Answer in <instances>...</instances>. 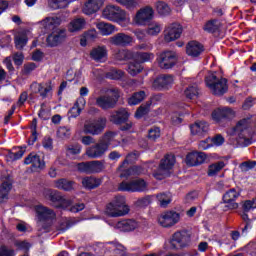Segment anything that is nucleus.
Masks as SVG:
<instances>
[{
  "label": "nucleus",
  "instance_id": "nucleus-28",
  "mask_svg": "<svg viewBox=\"0 0 256 256\" xmlns=\"http://www.w3.org/2000/svg\"><path fill=\"white\" fill-rule=\"evenodd\" d=\"M105 0H88L82 9L85 15H93L103 7Z\"/></svg>",
  "mask_w": 256,
  "mask_h": 256
},
{
  "label": "nucleus",
  "instance_id": "nucleus-48",
  "mask_svg": "<svg viewBox=\"0 0 256 256\" xmlns=\"http://www.w3.org/2000/svg\"><path fill=\"white\" fill-rule=\"evenodd\" d=\"M143 71V66L137 62V61H132L128 65V73L132 75V77H135V75H139Z\"/></svg>",
  "mask_w": 256,
  "mask_h": 256
},
{
  "label": "nucleus",
  "instance_id": "nucleus-9",
  "mask_svg": "<svg viewBox=\"0 0 256 256\" xmlns=\"http://www.w3.org/2000/svg\"><path fill=\"white\" fill-rule=\"evenodd\" d=\"M43 195L46 199L51 201L55 207H61L62 209H68L71 207V199H66L61 195V192L57 190L45 189Z\"/></svg>",
  "mask_w": 256,
  "mask_h": 256
},
{
  "label": "nucleus",
  "instance_id": "nucleus-58",
  "mask_svg": "<svg viewBox=\"0 0 256 256\" xmlns=\"http://www.w3.org/2000/svg\"><path fill=\"white\" fill-rule=\"evenodd\" d=\"M129 57H131V52L125 49L119 50L116 54H115V59L117 61H127V59H129Z\"/></svg>",
  "mask_w": 256,
  "mask_h": 256
},
{
  "label": "nucleus",
  "instance_id": "nucleus-37",
  "mask_svg": "<svg viewBox=\"0 0 256 256\" xmlns=\"http://www.w3.org/2000/svg\"><path fill=\"white\" fill-rule=\"evenodd\" d=\"M86 25L87 21H85V18H75L70 22L68 29L70 33H75L77 31L85 29Z\"/></svg>",
  "mask_w": 256,
  "mask_h": 256
},
{
  "label": "nucleus",
  "instance_id": "nucleus-32",
  "mask_svg": "<svg viewBox=\"0 0 256 256\" xmlns=\"http://www.w3.org/2000/svg\"><path fill=\"white\" fill-rule=\"evenodd\" d=\"M105 214L108 215V217H125V215H128V209L125 208L124 210H121L115 204L110 202L106 206Z\"/></svg>",
  "mask_w": 256,
  "mask_h": 256
},
{
  "label": "nucleus",
  "instance_id": "nucleus-21",
  "mask_svg": "<svg viewBox=\"0 0 256 256\" xmlns=\"http://www.w3.org/2000/svg\"><path fill=\"white\" fill-rule=\"evenodd\" d=\"M107 151H108L107 146L105 144H102L101 141H99L95 145L87 148L86 155L90 159H101V157H103V155H105Z\"/></svg>",
  "mask_w": 256,
  "mask_h": 256
},
{
  "label": "nucleus",
  "instance_id": "nucleus-61",
  "mask_svg": "<svg viewBox=\"0 0 256 256\" xmlns=\"http://www.w3.org/2000/svg\"><path fill=\"white\" fill-rule=\"evenodd\" d=\"M211 147H213V142H211V138L202 140L198 144V149H200L201 151H207V149H211Z\"/></svg>",
  "mask_w": 256,
  "mask_h": 256
},
{
  "label": "nucleus",
  "instance_id": "nucleus-39",
  "mask_svg": "<svg viewBox=\"0 0 256 256\" xmlns=\"http://www.w3.org/2000/svg\"><path fill=\"white\" fill-rule=\"evenodd\" d=\"M82 185L85 189H97L101 185V179L87 176L82 179Z\"/></svg>",
  "mask_w": 256,
  "mask_h": 256
},
{
  "label": "nucleus",
  "instance_id": "nucleus-18",
  "mask_svg": "<svg viewBox=\"0 0 256 256\" xmlns=\"http://www.w3.org/2000/svg\"><path fill=\"white\" fill-rule=\"evenodd\" d=\"M183 33V28L179 23L169 24L164 30V41L166 43H171V41H177L181 34Z\"/></svg>",
  "mask_w": 256,
  "mask_h": 256
},
{
  "label": "nucleus",
  "instance_id": "nucleus-43",
  "mask_svg": "<svg viewBox=\"0 0 256 256\" xmlns=\"http://www.w3.org/2000/svg\"><path fill=\"white\" fill-rule=\"evenodd\" d=\"M28 41L29 39L27 38V34L25 32L18 33L14 39L16 49H19V50L23 49V47L27 45Z\"/></svg>",
  "mask_w": 256,
  "mask_h": 256
},
{
  "label": "nucleus",
  "instance_id": "nucleus-64",
  "mask_svg": "<svg viewBox=\"0 0 256 256\" xmlns=\"http://www.w3.org/2000/svg\"><path fill=\"white\" fill-rule=\"evenodd\" d=\"M85 39L87 41H95V39H97V37L99 36V33L97 32V30L92 29V30H88L85 34Z\"/></svg>",
  "mask_w": 256,
  "mask_h": 256
},
{
  "label": "nucleus",
  "instance_id": "nucleus-26",
  "mask_svg": "<svg viewBox=\"0 0 256 256\" xmlns=\"http://www.w3.org/2000/svg\"><path fill=\"white\" fill-rule=\"evenodd\" d=\"M207 155L203 152H191L186 156V163L190 167H197V165H202L205 163Z\"/></svg>",
  "mask_w": 256,
  "mask_h": 256
},
{
  "label": "nucleus",
  "instance_id": "nucleus-62",
  "mask_svg": "<svg viewBox=\"0 0 256 256\" xmlns=\"http://www.w3.org/2000/svg\"><path fill=\"white\" fill-rule=\"evenodd\" d=\"M35 69H37V64L30 62L24 65L22 73L23 75H31Z\"/></svg>",
  "mask_w": 256,
  "mask_h": 256
},
{
  "label": "nucleus",
  "instance_id": "nucleus-56",
  "mask_svg": "<svg viewBox=\"0 0 256 256\" xmlns=\"http://www.w3.org/2000/svg\"><path fill=\"white\" fill-rule=\"evenodd\" d=\"M240 171H242V173H247V171H251V169H255L256 167V161H245L242 162L240 165Z\"/></svg>",
  "mask_w": 256,
  "mask_h": 256
},
{
  "label": "nucleus",
  "instance_id": "nucleus-8",
  "mask_svg": "<svg viewBox=\"0 0 256 256\" xmlns=\"http://www.w3.org/2000/svg\"><path fill=\"white\" fill-rule=\"evenodd\" d=\"M77 169L80 173H86L88 175L103 173L105 171V162L104 160L81 162L77 164Z\"/></svg>",
  "mask_w": 256,
  "mask_h": 256
},
{
  "label": "nucleus",
  "instance_id": "nucleus-10",
  "mask_svg": "<svg viewBox=\"0 0 256 256\" xmlns=\"http://www.w3.org/2000/svg\"><path fill=\"white\" fill-rule=\"evenodd\" d=\"M107 127V118L100 117L93 121H87L84 124L83 132L86 135H101Z\"/></svg>",
  "mask_w": 256,
  "mask_h": 256
},
{
  "label": "nucleus",
  "instance_id": "nucleus-27",
  "mask_svg": "<svg viewBox=\"0 0 256 256\" xmlns=\"http://www.w3.org/2000/svg\"><path fill=\"white\" fill-rule=\"evenodd\" d=\"M25 165H32L35 171L45 169V162L41 161V156L35 152L30 153L24 160Z\"/></svg>",
  "mask_w": 256,
  "mask_h": 256
},
{
  "label": "nucleus",
  "instance_id": "nucleus-33",
  "mask_svg": "<svg viewBox=\"0 0 256 256\" xmlns=\"http://www.w3.org/2000/svg\"><path fill=\"white\" fill-rule=\"evenodd\" d=\"M186 53L190 57H199L203 53V45L197 41H191L186 46Z\"/></svg>",
  "mask_w": 256,
  "mask_h": 256
},
{
  "label": "nucleus",
  "instance_id": "nucleus-38",
  "mask_svg": "<svg viewBox=\"0 0 256 256\" xmlns=\"http://www.w3.org/2000/svg\"><path fill=\"white\" fill-rule=\"evenodd\" d=\"M115 137H117V133L115 132H106L102 139L100 140L101 144L102 145H105L106 146V149L109 150V147H117V144H115V142L117 141L115 139Z\"/></svg>",
  "mask_w": 256,
  "mask_h": 256
},
{
  "label": "nucleus",
  "instance_id": "nucleus-24",
  "mask_svg": "<svg viewBox=\"0 0 256 256\" xmlns=\"http://www.w3.org/2000/svg\"><path fill=\"white\" fill-rule=\"evenodd\" d=\"M139 227V222L135 219H123L116 223L115 229L122 231L123 233H129L135 231Z\"/></svg>",
  "mask_w": 256,
  "mask_h": 256
},
{
  "label": "nucleus",
  "instance_id": "nucleus-25",
  "mask_svg": "<svg viewBox=\"0 0 256 256\" xmlns=\"http://www.w3.org/2000/svg\"><path fill=\"white\" fill-rule=\"evenodd\" d=\"M95 26L102 37H109L118 31L117 26L105 21L96 22Z\"/></svg>",
  "mask_w": 256,
  "mask_h": 256
},
{
  "label": "nucleus",
  "instance_id": "nucleus-57",
  "mask_svg": "<svg viewBox=\"0 0 256 256\" xmlns=\"http://www.w3.org/2000/svg\"><path fill=\"white\" fill-rule=\"evenodd\" d=\"M159 137H161V129H159V127H152L148 131V139H150L151 141H157Z\"/></svg>",
  "mask_w": 256,
  "mask_h": 256
},
{
  "label": "nucleus",
  "instance_id": "nucleus-7",
  "mask_svg": "<svg viewBox=\"0 0 256 256\" xmlns=\"http://www.w3.org/2000/svg\"><path fill=\"white\" fill-rule=\"evenodd\" d=\"M147 182L141 178L131 181H122L118 186V191H126L128 193H145L148 190Z\"/></svg>",
  "mask_w": 256,
  "mask_h": 256
},
{
  "label": "nucleus",
  "instance_id": "nucleus-51",
  "mask_svg": "<svg viewBox=\"0 0 256 256\" xmlns=\"http://www.w3.org/2000/svg\"><path fill=\"white\" fill-rule=\"evenodd\" d=\"M12 189V184L9 180L4 181L0 187V199H7L9 191Z\"/></svg>",
  "mask_w": 256,
  "mask_h": 256
},
{
  "label": "nucleus",
  "instance_id": "nucleus-4",
  "mask_svg": "<svg viewBox=\"0 0 256 256\" xmlns=\"http://www.w3.org/2000/svg\"><path fill=\"white\" fill-rule=\"evenodd\" d=\"M35 213V218L40 223L41 231L44 233H49L51 225H53V220L57 217L53 209L43 206L42 204H37L33 207Z\"/></svg>",
  "mask_w": 256,
  "mask_h": 256
},
{
  "label": "nucleus",
  "instance_id": "nucleus-30",
  "mask_svg": "<svg viewBox=\"0 0 256 256\" xmlns=\"http://www.w3.org/2000/svg\"><path fill=\"white\" fill-rule=\"evenodd\" d=\"M155 59V54L152 52H143V51H136L132 53V61H136L137 63H149Z\"/></svg>",
  "mask_w": 256,
  "mask_h": 256
},
{
  "label": "nucleus",
  "instance_id": "nucleus-29",
  "mask_svg": "<svg viewBox=\"0 0 256 256\" xmlns=\"http://www.w3.org/2000/svg\"><path fill=\"white\" fill-rule=\"evenodd\" d=\"M127 119H129V112H127V109L125 108L119 109L110 116L111 123H114L115 125H123Z\"/></svg>",
  "mask_w": 256,
  "mask_h": 256
},
{
  "label": "nucleus",
  "instance_id": "nucleus-63",
  "mask_svg": "<svg viewBox=\"0 0 256 256\" xmlns=\"http://www.w3.org/2000/svg\"><path fill=\"white\" fill-rule=\"evenodd\" d=\"M0 256H15V250L13 248L2 245L0 247Z\"/></svg>",
  "mask_w": 256,
  "mask_h": 256
},
{
  "label": "nucleus",
  "instance_id": "nucleus-53",
  "mask_svg": "<svg viewBox=\"0 0 256 256\" xmlns=\"http://www.w3.org/2000/svg\"><path fill=\"white\" fill-rule=\"evenodd\" d=\"M253 209H256V197L252 200H245L242 203V210L244 213H249V211H253Z\"/></svg>",
  "mask_w": 256,
  "mask_h": 256
},
{
  "label": "nucleus",
  "instance_id": "nucleus-19",
  "mask_svg": "<svg viewBox=\"0 0 256 256\" xmlns=\"http://www.w3.org/2000/svg\"><path fill=\"white\" fill-rule=\"evenodd\" d=\"M109 43L114 47H129L133 43V36L119 32L109 38Z\"/></svg>",
  "mask_w": 256,
  "mask_h": 256
},
{
  "label": "nucleus",
  "instance_id": "nucleus-36",
  "mask_svg": "<svg viewBox=\"0 0 256 256\" xmlns=\"http://www.w3.org/2000/svg\"><path fill=\"white\" fill-rule=\"evenodd\" d=\"M74 185H75L74 181H71L65 178H61L54 181V187L62 191H73Z\"/></svg>",
  "mask_w": 256,
  "mask_h": 256
},
{
  "label": "nucleus",
  "instance_id": "nucleus-22",
  "mask_svg": "<svg viewBox=\"0 0 256 256\" xmlns=\"http://www.w3.org/2000/svg\"><path fill=\"white\" fill-rule=\"evenodd\" d=\"M175 83V79L171 75H162L156 78L152 84L154 89L161 91V89H171Z\"/></svg>",
  "mask_w": 256,
  "mask_h": 256
},
{
  "label": "nucleus",
  "instance_id": "nucleus-2",
  "mask_svg": "<svg viewBox=\"0 0 256 256\" xmlns=\"http://www.w3.org/2000/svg\"><path fill=\"white\" fill-rule=\"evenodd\" d=\"M253 116H248L236 123V126L228 131L229 135H238L236 141L240 147H249L253 143V139L249 138V128L251 127V120Z\"/></svg>",
  "mask_w": 256,
  "mask_h": 256
},
{
  "label": "nucleus",
  "instance_id": "nucleus-6",
  "mask_svg": "<svg viewBox=\"0 0 256 256\" xmlns=\"http://www.w3.org/2000/svg\"><path fill=\"white\" fill-rule=\"evenodd\" d=\"M137 159H139V152L135 151L132 153H129L126 156V159L122 162V164L119 166V171L120 173V177L121 178H128L131 177L132 175H141V173H143V168L140 166H134L131 167L127 170H125V165L129 164V163H135V161H137Z\"/></svg>",
  "mask_w": 256,
  "mask_h": 256
},
{
  "label": "nucleus",
  "instance_id": "nucleus-50",
  "mask_svg": "<svg viewBox=\"0 0 256 256\" xmlns=\"http://www.w3.org/2000/svg\"><path fill=\"white\" fill-rule=\"evenodd\" d=\"M155 6L159 15H169L171 13V7L163 1L156 2Z\"/></svg>",
  "mask_w": 256,
  "mask_h": 256
},
{
  "label": "nucleus",
  "instance_id": "nucleus-55",
  "mask_svg": "<svg viewBox=\"0 0 256 256\" xmlns=\"http://www.w3.org/2000/svg\"><path fill=\"white\" fill-rule=\"evenodd\" d=\"M66 153L68 157H73L75 155H79L81 153V145L80 144H72L67 147Z\"/></svg>",
  "mask_w": 256,
  "mask_h": 256
},
{
  "label": "nucleus",
  "instance_id": "nucleus-45",
  "mask_svg": "<svg viewBox=\"0 0 256 256\" xmlns=\"http://www.w3.org/2000/svg\"><path fill=\"white\" fill-rule=\"evenodd\" d=\"M224 167H225V162L223 161L211 164L208 167V171H207L208 177H215V175H217V173H219Z\"/></svg>",
  "mask_w": 256,
  "mask_h": 256
},
{
  "label": "nucleus",
  "instance_id": "nucleus-35",
  "mask_svg": "<svg viewBox=\"0 0 256 256\" xmlns=\"http://www.w3.org/2000/svg\"><path fill=\"white\" fill-rule=\"evenodd\" d=\"M107 251V256H127V250L121 244H110L107 247Z\"/></svg>",
  "mask_w": 256,
  "mask_h": 256
},
{
  "label": "nucleus",
  "instance_id": "nucleus-14",
  "mask_svg": "<svg viewBox=\"0 0 256 256\" xmlns=\"http://www.w3.org/2000/svg\"><path fill=\"white\" fill-rule=\"evenodd\" d=\"M153 15H155L153 7L145 6L137 11L135 17L133 18V23L139 26L147 25V23L153 19Z\"/></svg>",
  "mask_w": 256,
  "mask_h": 256
},
{
  "label": "nucleus",
  "instance_id": "nucleus-59",
  "mask_svg": "<svg viewBox=\"0 0 256 256\" xmlns=\"http://www.w3.org/2000/svg\"><path fill=\"white\" fill-rule=\"evenodd\" d=\"M120 5H124L127 9H133L139 4L138 0H116Z\"/></svg>",
  "mask_w": 256,
  "mask_h": 256
},
{
  "label": "nucleus",
  "instance_id": "nucleus-1",
  "mask_svg": "<svg viewBox=\"0 0 256 256\" xmlns=\"http://www.w3.org/2000/svg\"><path fill=\"white\" fill-rule=\"evenodd\" d=\"M60 23L61 20L58 17H46L40 21V25L45 31H52L46 38L48 47H57L67 39L66 31L59 28Z\"/></svg>",
  "mask_w": 256,
  "mask_h": 256
},
{
  "label": "nucleus",
  "instance_id": "nucleus-52",
  "mask_svg": "<svg viewBox=\"0 0 256 256\" xmlns=\"http://www.w3.org/2000/svg\"><path fill=\"white\" fill-rule=\"evenodd\" d=\"M151 107V102H146V104H142L135 113L136 119H141V117H144V115H147L149 113V109Z\"/></svg>",
  "mask_w": 256,
  "mask_h": 256
},
{
  "label": "nucleus",
  "instance_id": "nucleus-17",
  "mask_svg": "<svg viewBox=\"0 0 256 256\" xmlns=\"http://www.w3.org/2000/svg\"><path fill=\"white\" fill-rule=\"evenodd\" d=\"M181 221V214L175 211H168L162 213L158 218V223L161 227H173V225H177V223Z\"/></svg>",
  "mask_w": 256,
  "mask_h": 256
},
{
  "label": "nucleus",
  "instance_id": "nucleus-12",
  "mask_svg": "<svg viewBox=\"0 0 256 256\" xmlns=\"http://www.w3.org/2000/svg\"><path fill=\"white\" fill-rule=\"evenodd\" d=\"M189 243H191V237L187 231L175 232L170 240L172 249H183L188 247Z\"/></svg>",
  "mask_w": 256,
  "mask_h": 256
},
{
  "label": "nucleus",
  "instance_id": "nucleus-34",
  "mask_svg": "<svg viewBox=\"0 0 256 256\" xmlns=\"http://www.w3.org/2000/svg\"><path fill=\"white\" fill-rule=\"evenodd\" d=\"M192 135H203L209 131V124L205 121H196L190 126Z\"/></svg>",
  "mask_w": 256,
  "mask_h": 256
},
{
  "label": "nucleus",
  "instance_id": "nucleus-31",
  "mask_svg": "<svg viewBox=\"0 0 256 256\" xmlns=\"http://www.w3.org/2000/svg\"><path fill=\"white\" fill-rule=\"evenodd\" d=\"M93 61L103 62L107 59V46H97L90 51Z\"/></svg>",
  "mask_w": 256,
  "mask_h": 256
},
{
  "label": "nucleus",
  "instance_id": "nucleus-46",
  "mask_svg": "<svg viewBox=\"0 0 256 256\" xmlns=\"http://www.w3.org/2000/svg\"><path fill=\"white\" fill-rule=\"evenodd\" d=\"M112 203L120 209V211H125V209H128V214L129 211H131V208H129V205H127V200L125 199V196H116Z\"/></svg>",
  "mask_w": 256,
  "mask_h": 256
},
{
  "label": "nucleus",
  "instance_id": "nucleus-23",
  "mask_svg": "<svg viewBox=\"0 0 256 256\" xmlns=\"http://www.w3.org/2000/svg\"><path fill=\"white\" fill-rule=\"evenodd\" d=\"M235 117V111L231 110V108H223L216 109L212 112V119L216 121V123H221V121L231 120Z\"/></svg>",
  "mask_w": 256,
  "mask_h": 256
},
{
  "label": "nucleus",
  "instance_id": "nucleus-44",
  "mask_svg": "<svg viewBox=\"0 0 256 256\" xmlns=\"http://www.w3.org/2000/svg\"><path fill=\"white\" fill-rule=\"evenodd\" d=\"M221 27V22L217 19L210 20L204 25V31L207 33H217Z\"/></svg>",
  "mask_w": 256,
  "mask_h": 256
},
{
  "label": "nucleus",
  "instance_id": "nucleus-42",
  "mask_svg": "<svg viewBox=\"0 0 256 256\" xmlns=\"http://www.w3.org/2000/svg\"><path fill=\"white\" fill-rule=\"evenodd\" d=\"M161 29H163V26L159 22H150L146 29V33L151 37H155L161 33Z\"/></svg>",
  "mask_w": 256,
  "mask_h": 256
},
{
  "label": "nucleus",
  "instance_id": "nucleus-13",
  "mask_svg": "<svg viewBox=\"0 0 256 256\" xmlns=\"http://www.w3.org/2000/svg\"><path fill=\"white\" fill-rule=\"evenodd\" d=\"M241 197V192L235 188H231L223 195V201L225 203L224 211H233L239 209V204L235 201Z\"/></svg>",
  "mask_w": 256,
  "mask_h": 256
},
{
  "label": "nucleus",
  "instance_id": "nucleus-3",
  "mask_svg": "<svg viewBox=\"0 0 256 256\" xmlns=\"http://www.w3.org/2000/svg\"><path fill=\"white\" fill-rule=\"evenodd\" d=\"M103 19L117 23L120 27H127L131 23L129 14L116 5H107L102 11Z\"/></svg>",
  "mask_w": 256,
  "mask_h": 256
},
{
  "label": "nucleus",
  "instance_id": "nucleus-41",
  "mask_svg": "<svg viewBox=\"0 0 256 256\" xmlns=\"http://www.w3.org/2000/svg\"><path fill=\"white\" fill-rule=\"evenodd\" d=\"M147 94L145 91L135 92L130 98H128V105H139V103L145 101Z\"/></svg>",
  "mask_w": 256,
  "mask_h": 256
},
{
  "label": "nucleus",
  "instance_id": "nucleus-20",
  "mask_svg": "<svg viewBox=\"0 0 256 256\" xmlns=\"http://www.w3.org/2000/svg\"><path fill=\"white\" fill-rule=\"evenodd\" d=\"M30 89L32 93H35V94L39 93L42 99H46L50 91H53V83L51 81L42 82V83L33 82L30 85Z\"/></svg>",
  "mask_w": 256,
  "mask_h": 256
},
{
  "label": "nucleus",
  "instance_id": "nucleus-5",
  "mask_svg": "<svg viewBox=\"0 0 256 256\" xmlns=\"http://www.w3.org/2000/svg\"><path fill=\"white\" fill-rule=\"evenodd\" d=\"M205 83L213 95H225L229 86H227V79L217 77L215 73H210L205 78Z\"/></svg>",
  "mask_w": 256,
  "mask_h": 256
},
{
  "label": "nucleus",
  "instance_id": "nucleus-15",
  "mask_svg": "<svg viewBox=\"0 0 256 256\" xmlns=\"http://www.w3.org/2000/svg\"><path fill=\"white\" fill-rule=\"evenodd\" d=\"M177 52L164 51L158 57V65L161 69H172L177 65Z\"/></svg>",
  "mask_w": 256,
  "mask_h": 256
},
{
  "label": "nucleus",
  "instance_id": "nucleus-47",
  "mask_svg": "<svg viewBox=\"0 0 256 256\" xmlns=\"http://www.w3.org/2000/svg\"><path fill=\"white\" fill-rule=\"evenodd\" d=\"M184 95L186 99H197V97L199 96V88L197 87V84L188 86L184 90Z\"/></svg>",
  "mask_w": 256,
  "mask_h": 256
},
{
  "label": "nucleus",
  "instance_id": "nucleus-16",
  "mask_svg": "<svg viewBox=\"0 0 256 256\" xmlns=\"http://www.w3.org/2000/svg\"><path fill=\"white\" fill-rule=\"evenodd\" d=\"M113 95H103L96 99V104L101 109H113L119 100V90H111Z\"/></svg>",
  "mask_w": 256,
  "mask_h": 256
},
{
  "label": "nucleus",
  "instance_id": "nucleus-11",
  "mask_svg": "<svg viewBox=\"0 0 256 256\" xmlns=\"http://www.w3.org/2000/svg\"><path fill=\"white\" fill-rule=\"evenodd\" d=\"M175 165V155L167 154L164 158L160 161L159 167L157 172L154 173L155 179H165L167 175H169V171L173 169Z\"/></svg>",
  "mask_w": 256,
  "mask_h": 256
},
{
  "label": "nucleus",
  "instance_id": "nucleus-60",
  "mask_svg": "<svg viewBox=\"0 0 256 256\" xmlns=\"http://www.w3.org/2000/svg\"><path fill=\"white\" fill-rule=\"evenodd\" d=\"M37 141V119L32 120V136L30 137L28 143L29 145H33Z\"/></svg>",
  "mask_w": 256,
  "mask_h": 256
},
{
  "label": "nucleus",
  "instance_id": "nucleus-54",
  "mask_svg": "<svg viewBox=\"0 0 256 256\" xmlns=\"http://www.w3.org/2000/svg\"><path fill=\"white\" fill-rule=\"evenodd\" d=\"M57 137L59 139H69L71 137V128L67 126H61L57 130Z\"/></svg>",
  "mask_w": 256,
  "mask_h": 256
},
{
  "label": "nucleus",
  "instance_id": "nucleus-49",
  "mask_svg": "<svg viewBox=\"0 0 256 256\" xmlns=\"http://www.w3.org/2000/svg\"><path fill=\"white\" fill-rule=\"evenodd\" d=\"M124 76H125V72H123V70H119L116 68H112L106 73L107 79H112V80L123 79Z\"/></svg>",
  "mask_w": 256,
  "mask_h": 256
},
{
  "label": "nucleus",
  "instance_id": "nucleus-40",
  "mask_svg": "<svg viewBox=\"0 0 256 256\" xmlns=\"http://www.w3.org/2000/svg\"><path fill=\"white\" fill-rule=\"evenodd\" d=\"M156 199L158 201V205L164 209L171 204V201H173V199L171 197V193L157 194Z\"/></svg>",
  "mask_w": 256,
  "mask_h": 256
}]
</instances>
